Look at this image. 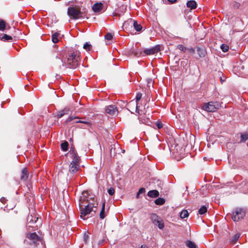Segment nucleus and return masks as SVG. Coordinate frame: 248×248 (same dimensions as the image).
<instances>
[{
    "label": "nucleus",
    "instance_id": "nucleus-1",
    "mask_svg": "<svg viewBox=\"0 0 248 248\" xmlns=\"http://www.w3.org/2000/svg\"><path fill=\"white\" fill-rule=\"evenodd\" d=\"M89 196L88 192L84 191L82 192V196H81L79 200L80 217L84 220L89 217L87 216L90 214L93 211V208H96V207L94 206V203H91L89 202V199H92V197L89 198Z\"/></svg>",
    "mask_w": 248,
    "mask_h": 248
},
{
    "label": "nucleus",
    "instance_id": "nucleus-2",
    "mask_svg": "<svg viewBox=\"0 0 248 248\" xmlns=\"http://www.w3.org/2000/svg\"><path fill=\"white\" fill-rule=\"evenodd\" d=\"M80 54L77 50L68 52L62 60V65L66 68H76L79 64Z\"/></svg>",
    "mask_w": 248,
    "mask_h": 248
},
{
    "label": "nucleus",
    "instance_id": "nucleus-3",
    "mask_svg": "<svg viewBox=\"0 0 248 248\" xmlns=\"http://www.w3.org/2000/svg\"><path fill=\"white\" fill-rule=\"evenodd\" d=\"M67 15L71 19H77L82 17V14L78 7L70 6L67 9Z\"/></svg>",
    "mask_w": 248,
    "mask_h": 248
},
{
    "label": "nucleus",
    "instance_id": "nucleus-4",
    "mask_svg": "<svg viewBox=\"0 0 248 248\" xmlns=\"http://www.w3.org/2000/svg\"><path fill=\"white\" fill-rule=\"evenodd\" d=\"M221 107L218 102H210L204 104L202 108L208 112H215Z\"/></svg>",
    "mask_w": 248,
    "mask_h": 248
},
{
    "label": "nucleus",
    "instance_id": "nucleus-5",
    "mask_svg": "<svg viewBox=\"0 0 248 248\" xmlns=\"http://www.w3.org/2000/svg\"><path fill=\"white\" fill-rule=\"evenodd\" d=\"M246 215L245 211L242 208H236L232 213V219L234 221H238Z\"/></svg>",
    "mask_w": 248,
    "mask_h": 248
},
{
    "label": "nucleus",
    "instance_id": "nucleus-6",
    "mask_svg": "<svg viewBox=\"0 0 248 248\" xmlns=\"http://www.w3.org/2000/svg\"><path fill=\"white\" fill-rule=\"evenodd\" d=\"M151 219L155 225L157 226L160 229H162L164 227V224L162 219L155 214L151 215Z\"/></svg>",
    "mask_w": 248,
    "mask_h": 248
},
{
    "label": "nucleus",
    "instance_id": "nucleus-7",
    "mask_svg": "<svg viewBox=\"0 0 248 248\" xmlns=\"http://www.w3.org/2000/svg\"><path fill=\"white\" fill-rule=\"evenodd\" d=\"M27 221L29 227H34L32 225L34 223H38L39 225L41 224V218L39 217L36 215H30L27 217Z\"/></svg>",
    "mask_w": 248,
    "mask_h": 248
},
{
    "label": "nucleus",
    "instance_id": "nucleus-8",
    "mask_svg": "<svg viewBox=\"0 0 248 248\" xmlns=\"http://www.w3.org/2000/svg\"><path fill=\"white\" fill-rule=\"evenodd\" d=\"M26 237L32 242L35 246H36L41 240L40 237L35 232L28 233Z\"/></svg>",
    "mask_w": 248,
    "mask_h": 248
},
{
    "label": "nucleus",
    "instance_id": "nucleus-9",
    "mask_svg": "<svg viewBox=\"0 0 248 248\" xmlns=\"http://www.w3.org/2000/svg\"><path fill=\"white\" fill-rule=\"evenodd\" d=\"M160 50V46L159 45H156L154 47L149 48H146L143 50V53L146 55H153Z\"/></svg>",
    "mask_w": 248,
    "mask_h": 248
},
{
    "label": "nucleus",
    "instance_id": "nucleus-10",
    "mask_svg": "<svg viewBox=\"0 0 248 248\" xmlns=\"http://www.w3.org/2000/svg\"><path fill=\"white\" fill-rule=\"evenodd\" d=\"M105 111L107 114L111 116L116 115L118 113L117 108L113 105L108 106L106 108Z\"/></svg>",
    "mask_w": 248,
    "mask_h": 248
},
{
    "label": "nucleus",
    "instance_id": "nucleus-11",
    "mask_svg": "<svg viewBox=\"0 0 248 248\" xmlns=\"http://www.w3.org/2000/svg\"><path fill=\"white\" fill-rule=\"evenodd\" d=\"M29 173L28 171L27 168H24L22 170L21 175V180L23 181H26L29 177Z\"/></svg>",
    "mask_w": 248,
    "mask_h": 248
},
{
    "label": "nucleus",
    "instance_id": "nucleus-12",
    "mask_svg": "<svg viewBox=\"0 0 248 248\" xmlns=\"http://www.w3.org/2000/svg\"><path fill=\"white\" fill-rule=\"evenodd\" d=\"M133 19L132 18L128 19L127 21H125L123 25V28L124 30H129L130 28L132 27V23H133Z\"/></svg>",
    "mask_w": 248,
    "mask_h": 248
},
{
    "label": "nucleus",
    "instance_id": "nucleus-13",
    "mask_svg": "<svg viewBox=\"0 0 248 248\" xmlns=\"http://www.w3.org/2000/svg\"><path fill=\"white\" fill-rule=\"evenodd\" d=\"M71 154H72L73 157V160L71 163L79 164V157L78 156L77 153L73 150Z\"/></svg>",
    "mask_w": 248,
    "mask_h": 248
},
{
    "label": "nucleus",
    "instance_id": "nucleus-14",
    "mask_svg": "<svg viewBox=\"0 0 248 248\" xmlns=\"http://www.w3.org/2000/svg\"><path fill=\"white\" fill-rule=\"evenodd\" d=\"M79 168V164H74L70 163L69 166V172L72 173L76 172Z\"/></svg>",
    "mask_w": 248,
    "mask_h": 248
},
{
    "label": "nucleus",
    "instance_id": "nucleus-15",
    "mask_svg": "<svg viewBox=\"0 0 248 248\" xmlns=\"http://www.w3.org/2000/svg\"><path fill=\"white\" fill-rule=\"evenodd\" d=\"M197 53L200 58H203L206 55V50L204 47H198Z\"/></svg>",
    "mask_w": 248,
    "mask_h": 248
},
{
    "label": "nucleus",
    "instance_id": "nucleus-16",
    "mask_svg": "<svg viewBox=\"0 0 248 248\" xmlns=\"http://www.w3.org/2000/svg\"><path fill=\"white\" fill-rule=\"evenodd\" d=\"M103 5L101 3H96L94 4L93 7L92 9L94 12H99L102 9Z\"/></svg>",
    "mask_w": 248,
    "mask_h": 248
},
{
    "label": "nucleus",
    "instance_id": "nucleus-17",
    "mask_svg": "<svg viewBox=\"0 0 248 248\" xmlns=\"http://www.w3.org/2000/svg\"><path fill=\"white\" fill-rule=\"evenodd\" d=\"M147 195L151 198H154L158 197L159 196V193L156 190H152L149 191L148 192Z\"/></svg>",
    "mask_w": 248,
    "mask_h": 248
},
{
    "label": "nucleus",
    "instance_id": "nucleus-18",
    "mask_svg": "<svg viewBox=\"0 0 248 248\" xmlns=\"http://www.w3.org/2000/svg\"><path fill=\"white\" fill-rule=\"evenodd\" d=\"M70 111V110L68 108H65L62 110H61L58 112L57 116L59 118H62V116H63L64 115L68 114L69 112Z\"/></svg>",
    "mask_w": 248,
    "mask_h": 248
},
{
    "label": "nucleus",
    "instance_id": "nucleus-19",
    "mask_svg": "<svg viewBox=\"0 0 248 248\" xmlns=\"http://www.w3.org/2000/svg\"><path fill=\"white\" fill-rule=\"evenodd\" d=\"M132 27H133L135 30L137 31H140L142 29L141 25L134 20L133 21Z\"/></svg>",
    "mask_w": 248,
    "mask_h": 248
},
{
    "label": "nucleus",
    "instance_id": "nucleus-20",
    "mask_svg": "<svg viewBox=\"0 0 248 248\" xmlns=\"http://www.w3.org/2000/svg\"><path fill=\"white\" fill-rule=\"evenodd\" d=\"M187 7L190 8L191 9H195L197 8V4L195 0H189L186 3Z\"/></svg>",
    "mask_w": 248,
    "mask_h": 248
},
{
    "label": "nucleus",
    "instance_id": "nucleus-21",
    "mask_svg": "<svg viewBox=\"0 0 248 248\" xmlns=\"http://www.w3.org/2000/svg\"><path fill=\"white\" fill-rule=\"evenodd\" d=\"M142 93H139L137 94L136 97V111L138 113H140V109L138 108V102L139 101L140 99L142 97Z\"/></svg>",
    "mask_w": 248,
    "mask_h": 248
},
{
    "label": "nucleus",
    "instance_id": "nucleus-22",
    "mask_svg": "<svg viewBox=\"0 0 248 248\" xmlns=\"http://www.w3.org/2000/svg\"><path fill=\"white\" fill-rule=\"evenodd\" d=\"M105 202H104L102 203L101 210L100 213L99 217L101 219H104L105 217Z\"/></svg>",
    "mask_w": 248,
    "mask_h": 248
},
{
    "label": "nucleus",
    "instance_id": "nucleus-23",
    "mask_svg": "<svg viewBox=\"0 0 248 248\" xmlns=\"http://www.w3.org/2000/svg\"><path fill=\"white\" fill-rule=\"evenodd\" d=\"M240 142H244L248 140V133H244L241 134Z\"/></svg>",
    "mask_w": 248,
    "mask_h": 248
},
{
    "label": "nucleus",
    "instance_id": "nucleus-24",
    "mask_svg": "<svg viewBox=\"0 0 248 248\" xmlns=\"http://www.w3.org/2000/svg\"><path fill=\"white\" fill-rule=\"evenodd\" d=\"M165 202V200L164 198H158L156 199L155 201V203L156 205H163Z\"/></svg>",
    "mask_w": 248,
    "mask_h": 248
},
{
    "label": "nucleus",
    "instance_id": "nucleus-25",
    "mask_svg": "<svg viewBox=\"0 0 248 248\" xmlns=\"http://www.w3.org/2000/svg\"><path fill=\"white\" fill-rule=\"evenodd\" d=\"M189 215L188 211L186 210H183L180 213V217L181 218L187 217Z\"/></svg>",
    "mask_w": 248,
    "mask_h": 248
},
{
    "label": "nucleus",
    "instance_id": "nucleus-26",
    "mask_svg": "<svg viewBox=\"0 0 248 248\" xmlns=\"http://www.w3.org/2000/svg\"><path fill=\"white\" fill-rule=\"evenodd\" d=\"M59 35V33L57 32H55L54 34L52 35V41L54 43H57L59 41L58 36Z\"/></svg>",
    "mask_w": 248,
    "mask_h": 248
},
{
    "label": "nucleus",
    "instance_id": "nucleus-27",
    "mask_svg": "<svg viewBox=\"0 0 248 248\" xmlns=\"http://www.w3.org/2000/svg\"><path fill=\"white\" fill-rule=\"evenodd\" d=\"M62 150L63 151H67L68 148V143L67 141H64L61 145Z\"/></svg>",
    "mask_w": 248,
    "mask_h": 248
},
{
    "label": "nucleus",
    "instance_id": "nucleus-28",
    "mask_svg": "<svg viewBox=\"0 0 248 248\" xmlns=\"http://www.w3.org/2000/svg\"><path fill=\"white\" fill-rule=\"evenodd\" d=\"M207 209L205 206H202L199 210V214L200 215H203L207 212Z\"/></svg>",
    "mask_w": 248,
    "mask_h": 248
},
{
    "label": "nucleus",
    "instance_id": "nucleus-29",
    "mask_svg": "<svg viewBox=\"0 0 248 248\" xmlns=\"http://www.w3.org/2000/svg\"><path fill=\"white\" fill-rule=\"evenodd\" d=\"M186 245L189 248H197L195 244L190 240L187 241Z\"/></svg>",
    "mask_w": 248,
    "mask_h": 248
},
{
    "label": "nucleus",
    "instance_id": "nucleus-30",
    "mask_svg": "<svg viewBox=\"0 0 248 248\" xmlns=\"http://www.w3.org/2000/svg\"><path fill=\"white\" fill-rule=\"evenodd\" d=\"M1 40L5 41H9L12 40V37L11 36L8 35L7 34H4L3 36L1 37Z\"/></svg>",
    "mask_w": 248,
    "mask_h": 248
},
{
    "label": "nucleus",
    "instance_id": "nucleus-31",
    "mask_svg": "<svg viewBox=\"0 0 248 248\" xmlns=\"http://www.w3.org/2000/svg\"><path fill=\"white\" fill-rule=\"evenodd\" d=\"M5 29V22L4 20L0 19V31H3Z\"/></svg>",
    "mask_w": 248,
    "mask_h": 248
},
{
    "label": "nucleus",
    "instance_id": "nucleus-32",
    "mask_svg": "<svg viewBox=\"0 0 248 248\" xmlns=\"http://www.w3.org/2000/svg\"><path fill=\"white\" fill-rule=\"evenodd\" d=\"M76 123H82L87 125L88 126L91 125V121H77L76 122Z\"/></svg>",
    "mask_w": 248,
    "mask_h": 248
},
{
    "label": "nucleus",
    "instance_id": "nucleus-33",
    "mask_svg": "<svg viewBox=\"0 0 248 248\" xmlns=\"http://www.w3.org/2000/svg\"><path fill=\"white\" fill-rule=\"evenodd\" d=\"M220 48H221V50H222V51H223L224 52H226L229 50V46L226 44H222Z\"/></svg>",
    "mask_w": 248,
    "mask_h": 248
},
{
    "label": "nucleus",
    "instance_id": "nucleus-34",
    "mask_svg": "<svg viewBox=\"0 0 248 248\" xmlns=\"http://www.w3.org/2000/svg\"><path fill=\"white\" fill-rule=\"evenodd\" d=\"M239 237H240V234H239V233H236L235 235H234L233 236V238H232V243H235Z\"/></svg>",
    "mask_w": 248,
    "mask_h": 248
},
{
    "label": "nucleus",
    "instance_id": "nucleus-35",
    "mask_svg": "<svg viewBox=\"0 0 248 248\" xmlns=\"http://www.w3.org/2000/svg\"><path fill=\"white\" fill-rule=\"evenodd\" d=\"M177 48H178L179 49H180V50L184 52H186V50H187V48L182 45H178L177 46Z\"/></svg>",
    "mask_w": 248,
    "mask_h": 248
},
{
    "label": "nucleus",
    "instance_id": "nucleus-36",
    "mask_svg": "<svg viewBox=\"0 0 248 248\" xmlns=\"http://www.w3.org/2000/svg\"><path fill=\"white\" fill-rule=\"evenodd\" d=\"M145 192V189L144 188H140L137 194V198H139V195L141 194L144 193Z\"/></svg>",
    "mask_w": 248,
    "mask_h": 248
},
{
    "label": "nucleus",
    "instance_id": "nucleus-37",
    "mask_svg": "<svg viewBox=\"0 0 248 248\" xmlns=\"http://www.w3.org/2000/svg\"><path fill=\"white\" fill-rule=\"evenodd\" d=\"M113 36L110 33H108L105 36V38L107 40H111Z\"/></svg>",
    "mask_w": 248,
    "mask_h": 248
},
{
    "label": "nucleus",
    "instance_id": "nucleus-38",
    "mask_svg": "<svg viewBox=\"0 0 248 248\" xmlns=\"http://www.w3.org/2000/svg\"><path fill=\"white\" fill-rule=\"evenodd\" d=\"M91 45L89 43H86L84 46H83V48L85 49H86V50H89L91 48Z\"/></svg>",
    "mask_w": 248,
    "mask_h": 248
},
{
    "label": "nucleus",
    "instance_id": "nucleus-39",
    "mask_svg": "<svg viewBox=\"0 0 248 248\" xmlns=\"http://www.w3.org/2000/svg\"><path fill=\"white\" fill-rule=\"evenodd\" d=\"M79 119V118L78 117H72V116H70V117H69L67 120H66L65 122L66 123H68L71 121H72V120H73L74 119Z\"/></svg>",
    "mask_w": 248,
    "mask_h": 248
},
{
    "label": "nucleus",
    "instance_id": "nucleus-40",
    "mask_svg": "<svg viewBox=\"0 0 248 248\" xmlns=\"http://www.w3.org/2000/svg\"><path fill=\"white\" fill-rule=\"evenodd\" d=\"M108 192L110 195L112 196L114 194L115 190L113 188L110 187L108 189Z\"/></svg>",
    "mask_w": 248,
    "mask_h": 248
},
{
    "label": "nucleus",
    "instance_id": "nucleus-41",
    "mask_svg": "<svg viewBox=\"0 0 248 248\" xmlns=\"http://www.w3.org/2000/svg\"><path fill=\"white\" fill-rule=\"evenodd\" d=\"M156 125L157 129H161L163 127V124L160 121H157L156 123Z\"/></svg>",
    "mask_w": 248,
    "mask_h": 248
},
{
    "label": "nucleus",
    "instance_id": "nucleus-42",
    "mask_svg": "<svg viewBox=\"0 0 248 248\" xmlns=\"http://www.w3.org/2000/svg\"><path fill=\"white\" fill-rule=\"evenodd\" d=\"M187 50L191 53H194L195 52V49L193 47L187 48Z\"/></svg>",
    "mask_w": 248,
    "mask_h": 248
},
{
    "label": "nucleus",
    "instance_id": "nucleus-43",
    "mask_svg": "<svg viewBox=\"0 0 248 248\" xmlns=\"http://www.w3.org/2000/svg\"><path fill=\"white\" fill-rule=\"evenodd\" d=\"M0 202H2V203H4L6 201V199H5V198L2 197L0 199Z\"/></svg>",
    "mask_w": 248,
    "mask_h": 248
},
{
    "label": "nucleus",
    "instance_id": "nucleus-44",
    "mask_svg": "<svg viewBox=\"0 0 248 248\" xmlns=\"http://www.w3.org/2000/svg\"><path fill=\"white\" fill-rule=\"evenodd\" d=\"M234 6L235 7H236V8H238L239 6H240V4L237 3V2H236L234 4Z\"/></svg>",
    "mask_w": 248,
    "mask_h": 248
},
{
    "label": "nucleus",
    "instance_id": "nucleus-45",
    "mask_svg": "<svg viewBox=\"0 0 248 248\" xmlns=\"http://www.w3.org/2000/svg\"><path fill=\"white\" fill-rule=\"evenodd\" d=\"M141 54V52L140 53V54H138L137 52L134 53V55L136 56H137V57L140 56Z\"/></svg>",
    "mask_w": 248,
    "mask_h": 248
},
{
    "label": "nucleus",
    "instance_id": "nucleus-46",
    "mask_svg": "<svg viewBox=\"0 0 248 248\" xmlns=\"http://www.w3.org/2000/svg\"><path fill=\"white\" fill-rule=\"evenodd\" d=\"M168 0L171 3H174L176 1V0Z\"/></svg>",
    "mask_w": 248,
    "mask_h": 248
},
{
    "label": "nucleus",
    "instance_id": "nucleus-47",
    "mask_svg": "<svg viewBox=\"0 0 248 248\" xmlns=\"http://www.w3.org/2000/svg\"><path fill=\"white\" fill-rule=\"evenodd\" d=\"M140 248H147V247L146 246L142 245Z\"/></svg>",
    "mask_w": 248,
    "mask_h": 248
},
{
    "label": "nucleus",
    "instance_id": "nucleus-48",
    "mask_svg": "<svg viewBox=\"0 0 248 248\" xmlns=\"http://www.w3.org/2000/svg\"><path fill=\"white\" fill-rule=\"evenodd\" d=\"M80 128H85V127H83V126H81Z\"/></svg>",
    "mask_w": 248,
    "mask_h": 248
},
{
    "label": "nucleus",
    "instance_id": "nucleus-49",
    "mask_svg": "<svg viewBox=\"0 0 248 248\" xmlns=\"http://www.w3.org/2000/svg\"><path fill=\"white\" fill-rule=\"evenodd\" d=\"M35 228H37L38 227V225H36V226L34 227Z\"/></svg>",
    "mask_w": 248,
    "mask_h": 248
}]
</instances>
